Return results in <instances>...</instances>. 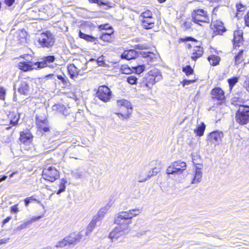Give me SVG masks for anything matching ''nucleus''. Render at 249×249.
<instances>
[{"label": "nucleus", "mask_w": 249, "mask_h": 249, "mask_svg": "<svg viewBox=\"0 0 249 249\" xmlns=\"http://www.w3.org/2000/svg\"><path fill=\"white\" fill-rule=\"evenodd\" d=\"M140 213V209L136 208L117 213L114 219V223L118 226L110 232L109 238L113 240L128 234L131 230L129 225L132 223V218Z\"/></svg>", "instance_id": "nucleus-1"}, {"label": "nucleus", "mask_w": 249, "mask_h": 249, "mask_svg": "<svg viewBox=\"0 0 249 249\" xmlns=\"http://www.w3.org/2000/svg\"><path fill=\"white\" fill-rule=\"evenodd\" d=\"M117 104L119 109L124 113H116L118 117L121 119H128L132 112V107L130 103L126 100L122 99L117 100Z\"/></svg>", "instance_id": "nucleus-2"}, {"label": "nucleus", "mask_w": 249, "mask_h": 249, "mask_svg": "<svg viewBox=\"0 0 249 249\" xmlns=\"http://www.w3.org/2000/svg\"><path fill=\"white\" fill-rule=\"evenodd\" d=\"M235 120L240 125L247 124L249 122V106L240 105L235 114Z\"/></svg>", "instance_id": "nucleus-3"}, {"label": "nucleus", "mask_w": 249, "mask_h": 249, "mask_svg": "<svg viewBox=\"0 0 249 249\" xmlns=\"http://www.w3.org/2000/svg\"><path fill=\"white\" fill-rule=\"evenodd\" d=\"M37 42L41 47L50 48L54 44V37L50 32L47 31L40 35Z\"/></svg>", "instance_id": "nucleus-4"}, {"label": "nucleus", "mask_w": 249, "mask_h": 249, "mask_svg": "<svg viewBox=\"0 0 249 249\" xmlns=\"http://www.w3.org/2000/svg\"><path fill=\"white\" fill-rule=\"evenodd\" d=\"M192 19L195 23L202 26V23H209L210 19L207 12L203 9L195 10L192 14Z\"/></svg>", "instance_id": "nucleus-5"}, {"label": "nucleus", "mask_w": 249, "mask_h": 249, "mask_svg": "<svg viewBox=\"0 0 249 249\" xmlns=\"http://www.w3.org/2000/svg\"><path fill=\"white\" fill-rule=\"evenodd\" d=\"M42 177L45 180L53 182L59 178V172L55 168L49 166L43 170Z\"/></svg>", "instance_id": "nucleus-6"}, {"label": "nucleus", "mask_w": 249, "mask_h": 249, "mask_svg": "<svg viewBox=\"0 0 249 249\" xmlns=\"http://www.w3.org/2000/svg\"><path fill=\"white\" fill-rule=\"evenodd\" d=\"M96 94L100 100L105 103L108 102L111 97V91L110 89L106 86L99 87Z\"/></svg>", "instance_id": "nucleus-7"}, {"label": "nucleus", "mask_w": 249, "mask_h": 249, "mask_svg": "<svg viewBox=\"0 0 249 249\" xmlns=\"http://www.w3.org/2000/svg\"><path fill=\"white\" fill-rule=\"evenodd\" d=\"M147 78L148 82L146 84V86L151 88V86H152L162 79V76L159 70L153 69L148 72V77Z\"/></svg>", "instance_id": "nucleus-8"}, {"label": "nucleus", "mask_w": 249, "mask_h": 249, "mask_svg": "<svg viewBox=\"0 0 249 249\" xmlns=\"http://www.w3.org/2000/svg\"><path fill=\"white\" fill-rule=\"evenodd\" d=\"M150 165L152 167H154L152 169V173H151V171L149 172V174L147 175V177L143 178H141L140 177H138V181L140 182H145L147 178H150L151 176L157 174L159 172H160V169L162 167V165L160 162V161L159 160H153L150 163Z\"/></svg>", "instance_id": "nucleus-9"}, {"label": "nucleus", "mask_w": 249, "mask_h": 249, "mask_svg": "<svg viewBox=\"0 0 249 249\" xmlns=\"http://www.w3.org/2000/svg\"><path fill=\"white\" fill-rule=\"evenodd\" d=\"M223 134L222 132L218 131H213L209 134L207 137V141L208 143L216 145L218 144L221 141Z\"/></svg>", "instance_id": "nucleus-10"}, {"label": "nucleus", "mask_w": 249, "mask_h": 249, "mask_svg": "<svg viewBox=\"0 0 249 249\" xmlns=\"http://www.w3.org/2000/svg\"><path fill=\"white\" fill-rule=\"evenodd\" d=\"M186 164L180 160L175 161L172 164V175L175 174H180L186 169Z\"/></svg>", "instance_id": "nucleus-11"}, {"label": "nucleus", "mask_w": 249, "mask_h": 249, "mask_svg": "<svg viewBox=\"0 0 249 249\" xmlns=\"http://www.w3.org/2000/svg\"><path fill=\"white\" fill-rule=\"evenodd\" d=\"M55 60V57L53 55H49L44 57L43 61L35 63V65L37 68H42L46 66H49V64Z\"/></svg>", "instance_id": "nucleus-12"}, {"label": "nucleus", "mask_w": 249, "mask_h": 249, "mask_svg": "<svg viewBox=\"0 0 249 249\" xmlns=\"http://www.w3.org/2000/svg\"><path fill=\"white\" fill-rule=\"evenodd\" d=\"M211 95L212 98L218 101H222L225 99L224 92L219 88L213 89L211 91Z\"/></svg>", "instance_id": "nucleus-13"}, {"label": "nucleus", "mask_w": 249, "mask_h": 249, "mask_svg": "<svg viewBox=\"0 0 249 249\" xmlns=\"http://www.w3.org/2000/svg\"><path fill=\"white\" fill-rule=\"evenodd\" d=\"M233 46L235 47H240L243 44V32L242 30L236 31L233 34Z\"/></svg>", "instance_id": "nucleus-14"}, {"label": "nucleus", "mask_w": 249, "mask_h": 249, "mask_svg": "<svg viewBox=\"0 0 249 249\" xmlns=\"http://www.w3.org/2000/svg\"><path fill=\"white\" fill-rule=\"evenodd\" d=\"M18 69L23 71H27L37 68L36 66L35 65V63L27 62H20L18 63Z\"/></svg>", "instance_id": "nucleus-15"}, {"label": "nucleus", "mask_w": 249, "mask_h": 249, "mask_svg": "<svg viewBox=\"0 0 249 249\" xmlns=\"http://www.w3.org/2000/svg\"><path fill=\"white\" fill-rule=\"evenodd\" d=\"M198 166H196L195 174L194 178L192 181V184H196L200 182L201 180L202 176V165L198 164Z\"/></svg>", "instance_id": "nucleus-16"}, {"label": "nucleus", "mask_w": 249, "mask_h": 249, "mask_svg": "<svg viewBox=\"0 0 249 249\" xmlns=\"http://www.w3.org/2000/svg\"><path fill=\"white\" fill-rule=\"evenodd\" d=\"M68 245H74L80 241L81 238V235L76 233H71L68 236L66 237Z\"/></svg>", "instance_id": "nucleus-17"}, {"label": "nucleus", "mask_w": 249, "mask_h": 249, "mask_svg": "<svg viewBox=\"0 0 249 249\" xmlns=\"http://www.w3.org/2000/svg\"><path fill=\"white\" fill-rule=\"evenodd\" d=\"M8 117L10 120V124L13 126H15L18 124L20 116L18 112H10Z\"/></svg>", "instance_id": "nucleus-18"}, {"label": "nucleus", "mask_w": 249, "mask_h": 249, "mask_svg": "<svg viewBox=\"0 0 249 249\" xmlns=\"http://www.w3.org/2000/svg\"><path fill=\"white\" fill-rule=\"evenodd\" d=\"M203 53V49L199 46H196L193 49L191 58L196 61L198 58L201 57Z\"/></svg>", "instance_id": "nucleus-19"}, {"label": "nucleus", "mask_w": 249, "mask_h": 249, "mask_svg": "<svg viewBox=\"0 0 249 249\" xmlns=\"http://www.w3.org/2000/svg\"><path fill=\"white\" fill-rule=\"evenodd\" d=\"M137 56V53L133 50L125 51L121 55V58L127 60L135 59Z\"/></svg>", "instance_id": "nucleus-20"}, {"label": "nucleus", "mask_w": 249, "mask_h": 249, "mask_svg": "<svg viewBox=\"0 0 249 249\" xmlns=\"http://www.w3.org/2000/svg\"><path fill=\"white\" fill-rule=\"evenodd\" d=\"M29 83L26 81H22L18 88V92L23 95H27L29 92Z\"/></svg>", "instance_id": "nucleus-21"}, {"label": "nucleus", "mask_w": 249, "mask_h": 249, "mask_svg": "<svg viewBox=\"0 0 249 249\" xmlns=\"http://www.w3.org/2000/svg\"><path fill=\"white\" fill-rule=\"evenodd\" d=\"M68 71L72 79L76 78L78 75L79 69L73 64H70L68 66Z\"/></svg>", "instance_id": "nucleus-22"}, {"label": "nucleus", "mask_w": 249, "mask_h": 249, "mask_svg": "<svg viewBox=\"0 0 249 249\" xmlns=\"http://www.w3.org/2000/svg\"><path fill=\"white\" fill-rule=\"evenodd\" d=\"M32 134L30 133L22 132L20 134V141L24 144H28L31 142Z\"/></svg>", "instance_id": "nucleus-23"}, {"label": "nucleus", "mask_w": 249, "mask_h": 249, "mask_svg": "<svg viewBox=\"0 0 249 249\" xmlns=\"http://www.w3.org/2000/svg\"><path fill=\"white\" fill-rule=\"evenodd\" d=\"M52 109L53 111H58L64 115H67L68 113V109L66 107L61 104H56L53 106Z\"/></svg>", "instance_id": "nucleus-24"}, {"label": "nucleus", "mask_w": 249, "mask_h": 249, "mask_svg": "<svg viewBox=\"0 0 249 249\" xmlns=\"http://www.w3.org/2000/svg\"><path fill=\"white\" fill-rule=\"evenodd\" d=\"M141 21L142 26L146 29H151L154 26V20L153 18H142Z\"/></svg>", "instance_id": "nucleus-25"}, {"label": "nucleus", "mask_w": 249, "mask_h": 249, "mask_svg": "<svg viewBox=\"0 0 249 249\" xmlns=\"http://www.w3.org/2000/svg\"><path fill=\"white\" fill-rule=\"evenodd\" d=\"M206 128V125L203 122L198 125L196 129L194 130L195 133L199 137L202 136Z\"/></svg>", "instance_id": "nucleus-26"}, {"label": "nucleus", "mask_w": 249, "mask_h": 249, "mask_svg": "<svg viewBox=\"0 0 249 249\" xmlns=\"http://www.w3.org/2000/svg\"><path fill=\"white\" fill-rule=\"evenodd\" d=\"M214 26L215 29L214 31L219 34H221L226 31L225 28L223 26V24L222 22L216 21L214 24Z\"/></svg>", "instance_id": "nucleus-27"}, {"label": "nucleus", "mask_w": 249, "mask_h": 249, "mask_svg": "<svg viewBox=\"0 0 249 249\" xmlns=\"http://www.w3.org/2000/svg\"><path fill=\"white\" fill-rule=\"evenodd\" d=\"M244 60L243 57V51L240 50L237 54L234 56V64L236 66H238Z\"/></svg>", "instance_id": "nucleus-28"}, {"label": "nucleus", "mask_w": 249, "mask_h": 249, "mask_svg": "<svg viewBox=\"0 0 249 249\" xmlns=\"http://www.w3.org/2000/svg\"><path fill=\"white\" fill-rule=\"evenodd\" d=\"M208 60L211 65L216 66L219 64L220 58L217 55H211L208 57Z\"/></svg>", "instance_id": "nucleus-29"}, {"label": "nucleus", "mask_w": 249, "mask_h": 249, "mask_svg": "<svg viewBox=\"0 0 249 249\" xmlns=\"http://www.w3.org/2000/svg\"><path fill=\"white\" fill-rule=\"evenodd\" d=\"M79 36L80 38H83L86 40L87 41L89 42H94L95 40V38L91 36L87 35L82 33L81 31H80L79 33Z\"/></svg>", "instance_id": "nucleus-30"}, {"label": "nucleus", "mask_w": 249, "mask_h": 249, "mask_svg": "<svg viewBox=\"0 0 249 249\" xmlns=\"http://www.w3.org/2000/svg\"><path fill=\"white\" fill-rule=\"evenodd\" d=\"M37 127L40 130H43L45 132H48L49 130V127L48 126L47 121L45 123L39 122V123H38Z\"/></svg>", "instance_id": "nucleus-31"}, {"label": "nucleus", "mask_w": 249, "mask_h": 249, "mask_svg": "<svg viewBox=\"0 0 249 249\" xmlns=\"http://www.w3.org/2000/svg\"><path fill=\"white\" fill-rule=\"evenodd\" d=\"M143 53L144 54L143 57L147 58V61L149 59L151 63L154 62V59L155 58V54L154 53L150 52H143Z\"/></svg>", "instance_id": "nucleus-32"}, {"label": "nucleus", "mask_w": 249, "mask_h": 249, "mask_svg": "<svg viewBox=\"0 0 249 249\" xmlns=\"http://www.w3.org/2000/svg\"><path fill=\"white\" fill-rule=\"evenodd\" d=\"M237 13L236 17L239 18V15H242V12L246 9V6L241 3L236 4V5Z\"/></svg>", "instance_id": "nucleus-33"}, {"label": "nucleus", "mask_w": 249, "mask_h": 249, "mask_svg": "<svg viewBox=\"0 0 249 249\" xmlns=\"http://www.w3.org/2000/svg\"><path fill=\"white\" fill-rule=\"evenodd\" d=\"M107 211V209L106 207L101 209L100 211H99L97 215H95L94 217L97 218V220L98 221L100 220L104 216Z\"/></svg>", "instance_id": "nucleus-34"}, {"label": "nucleus", "mask_w": 249, "mask_h": 249, "mask_svg": "<svg viewBox=\"0 0 249 249\" xmlns=\"http://www.w3.org/2000/svg\"><path fill=\"white\" fill-rule=\"evenodd\" d=\"M97 221H98V220H97V218H94L93 217V218L92 219V220L91 221V222L89 223L88 226L87 230L89 232H91L93 231V229L96 226V223Z\"/></svg>", "instance_id": "nucleus-35"}, {"label": "nucleus", "mask_w": 249, "mask_h": 249, "mask_svg": "<svg viewBox=\"0 0 249 249\" xmlns=\"http://www.w3.org/2000/svg\"><path fill=\"white\" fill-rule=\"evenodd\" d=\"M57 77L61 81L65 86H69L70 85L69 80L67 77H63L61 75H57Z\"/></svg>", "instance_id": "nucleus-36"}, {"label": "nucleus", "mask_w": 249, "mask_h": 249, "mask_svg": "<svg viewBox=\"0 0 249 249\" xmlns=\"http://www.w3.org/2000/svg\"><path fill=\"white\" fill-rule=\"evenodd\" d=\"M68 245V242L66 237H65L62 240L59 241L55 245V247L58 248H63Z\"/></svg>", "instance_id": "nucleus-37"}, {"label": "nucleus", "mask_w": 249, "mask_h": 249, "mask_svg": "<svg viewBox=\"0 0 249 249\" xmlns=\"http://www.w3.org/2000/svg\"><path fill=\"white\" fill-rule=\"evenodd\" d=\"M182 71L187 75H190L193 73V69L190 65H187L182 68Z\"/></svg>", "instance_id": "nucleus-38"}, {"label": "nucleus", "mask_w": 249, "mask_h": 249, "mask_svg": "<svg viewBox=\"0 0 249 249\" xmlns=\"http://www.w3.org/2000/svg\"><path fill=\"white\" fill-rule=\"evenodd\" d=\"M67 182V181L64 179H62L61 180V182L60 183V188L56 193L57 195H59L62 192H64L65 190V183Z\"/></svg>", "instance_id": "nucleus-39"}, {"label": "nucleus", "mask_w": 249, "mask_h": 249, "mask_svg": "<svg viewBox=\"0 0 249 249\" xmlns=\"http://www.w3.org/2000/svg\"><path fill=\"white\" fill-rule=\"evenodd\" d=\"M228 81L230 88L232 89L233 87L238 82V78L237 77H233L229 79Z\"/></svg>", "instance_id": "nucleus-40"}, {"label": "nucleus", "mask_w": 249, "mask_h": 249, "mask_svg": "<svg viewBox=\"0 0 249 249\" xmlns=\"http://www.w3.org/2000/svg\"><path fill=\"white\" fill-rule=\"evenodd\" d=\"M121 71L123 73L126 74H130L132 71V70L127 65L122 66Z\"/></svg>", "instance_id": "nucleus-41"}, {"label": "nucleus", "mask_w": 249, "mask_h": 249, "mask_svg": "<svg viewBox=\"0 0 249 249\" xmlns=\"http://www.w3.org/2000/svg\"><path fill=\"white\" fill-rule=\"evenodd\" d=\"M152 13L149 10H147L142 13L141 15V18H152Z\"/></svg>", "instance_id": "nucleus-42"}, {"label": "nucleus", "mask_w": 249, "mask_h": 249, "mask_svg": "<svg viewBox=\"0 0 249 249\" xmlns=\"http://www.w3.org/2000/svg\"><path fill=\"white\" fill-rule=\"evenodd\" d=\"M133 68L135 70L136 73L140 74L144 71L145 66L143 65H141L133 67Z\"/></svg>", "instance_id": "nucleus-43"}, {"label": "nucleus", "mask_w": 249, "mask_h": 249, "mask_svg": "<svg viewBox=\"0 0 249 249\" xmlns=\"http://www.w3.org/2000/svg\"><path fill=\"white\" fill-rule=\"evenodd\" d=\"M127 81L131 85H134L137 83V78L134 76L131 75L127 78Z\"/></svg>", "instance_id": "nucleus-44"}, {"label": "nucleus", "mask_w": 249, "mask_h": 249, "mask_svg": "<svg viewBox=\"0 0 249 249\" xmlns=\"http://www.w3.org/2000/svg\"><path fill=\"white\" fill-rule=\"evenodd\" d=\"M32 223V221H27L24 223L21 224L20 226L17 227V230H21L27 227L28 226L30 225Z\"/></svg>", "instance_id": "nucleus-45"}, {"label": "nucleus", "mask_w": 249, "mask_h": 249, "mask_svg": "<svg viewBox=\"0 0 249 249\" xmlns=\"http://www.w3.org/2000/svg\"><path fill=\"white\" fill-rule=\"evenodd\" d=\"M101 39L104 41H108L110 39V34L107 33H103Z\"/></svg>", "instance_id": "nucleus-46"}, {"label": "nucleus", "mask_w": 249, "mask_h": 249, "mask_svg": "<svg viewBox=\"0 0 249 249\" xmlns=\"http://www.w3.org/2000/svg\"><path fill=\"white\" fill-rule=\"evenodd\" d=\"M191 24L189 21H185L181 24V27L184 31H186L191 28Z\"/></svg>", "instance_id": "nucleus-47"}, {"label": "nucleus", "mask_w": 249, "mask_h": 249, "mask_svg": "<svg viewBox=\"0 0 249 249\" xmlns=\"http://www.w3.org/2000/svg\"><path fill=\"white\" fill-rule=\"evenodd\" d=\"M36 198H34L33 196H31V197H27V198H26L25 200H24V202H25V204L26 205V206H27L28 205V204L32 201H33V200H36Z\"/></svg>", "instance_id": "nucleus-48"}, {"label": "nucleus", "mask_w": 249, "mask_h": 249, "mask_svg": "<svg viewBox=\"0 0 249 249\" xmlns=\"http://www.w3.org/2000/svg\"><path fill=\"white\" fill-rule=\"evenodd\" d=\"M5 94V89L2 87H0V99L4 100Z\"/></svg>", "instance_id": "nucleus-49"}, {"label": "nucleus", "mask_w": 249, "mask_h": 249, "mask_svg": "<svg viewBox=\"0 0 249 249\" xmlns=\"http://www.w3.org/2000/svg\"><path fill=\"white\" fill-rule=\"evenodd\" d=\"M91 3H97L99 5H105V3L101 0H89Z\"/></svg>", "instance_id": "nucleus-50"}, {"label": "nucleus", "mask_w": 249, "mask_h": 249, "mask_svg": "<svg viewBox=\"0 0 249 249\" xmlns=\"http://www.w3.org/2000/svg\"><path fill=\"white\" fill-rule=\"evenodd\" d=\"M245 22L246 25L249 27V11L245 16Z\"/></svg>", "instance_id": "nucleus-51"}, {"label": "nucleus", "mask_w": 249, "mask_h": 249, "mask_svg": "<svg viewBox=\"0 0 249 249\" xmlns=\"http://www.w3.org/2000/svg\"><path fill=\"white\" fill-rule=\"evenodd\" d=\"M195 81V80H184L183 81L182 84L183 86L188 85L194 83Z\"/></svg>", "instance_id": "nucleus-52"}, {"label": "nucleus", "mask_w": 249, "mask_h": 249, "mask_svg": "<svg viewBox=\"0 0 249 249\" xmlns=\"http://www.w3.org/2000/svg\"><path fill=\"white\" fill-rule=\"evenodd\" d=\"M15 0H5V4L8 6H12Z\"/></svg>", "instance_id": "nucleus-53"}, {"label": "nucleus", "mask_w": 249, "mask_h": 249, "mask_svg": "<svg viewBox=\"0 0 249 249\" xmlns=\"http://www.w3.org/2000/svg\"><path fill=\"white\" fill-rule=\"evenodd\" d=\"M18 207H17V205H15L13 206H12L11 208V212L12 213H17L18 212Z\"/></svg>", "instance_id": "nucleus-54"}, {"label": "nucleus", "mask_w": 249, "mask_h": 249, "mask_svg": "<svg viewBox=\"0 0 249 249\" xmlns=\"http://www.w3.org/2000/svg\"><path fill=\"white\" fill-rule=\"evenodd\" d=\"M47 121V120L45 119H39V117H36V124L37 126H38V123H39V122L45 123Z\"/></svg>", "instance_id": "nucleus-55"}, {"label": "nucleus", "mask_w": 249, "mask_h": 249, "mask_svg": "<svg viewBox=\"0 0 249 249\" xmlns=\"http://www.w3.org/2000/svg\"><path fill=\"white\" fill-rule=\"evenodd\" d=\"M244 86L246 88L247 90L249 91V79H247L246 80Z\"/></svg>", "instance_id": "nucleus-56"}, {"label": "nucleus", "mask_w": 249, "mask_h": 249, "mask_svg": "<svg viewBox=\"0 0 249 249\" xmlns=\"http://www.w3.org/2000/svg\"><path fill=\"white\" fill-rule=\"evenodd\" d=\"M98 65L100 66H102L104 64V62L103 61V58L99 57L97 60Z\"/></svg>", "instance_id": "nucleus-57"}, {"label": "nucleus", "mask_w": 249, "mask_h": 249, "mask_svg": "<svg viewBox=\"0 0 249 249\" xmlns=\"http://www.w3.org/2000/svg\"><path fill=\"white\" fill-rule=\"evenodd\" d=\"M184 41H197L196 40L192 37H187L184 39Z\"/></svg>", "instance_id": "nucleus-58"}, {"label": "nucleus", "mask_w": 249, "mask_h": 249, "mask_svg": "<svg viewBox=\"0 0 249 249\" xmlns=\"http://www.w3.org/2000/svg\"><path fill=\"white\" fill-rule=\"evenodd\" d=\"M11 219V216H8L5 219L3 220V221H2V224L3 225H4L6 223H7V222H8Z\"/></svg>", "instance_id": "nucleus-59"}, {"label": "nucleus", "mask_w": 249, "mask_h": 249, "mask_svg": "<svg viewBox=\"0 0 249 249\" xmlns=\"http://www.w3.org/2000/svg\"><path fill=\"white\" fill-rule=\"evenodd\" d=\"M41 218H42V216H41V215L38 216H35V217H32L30 221H32V222H33L34 221H36L40 219Z\"/></svg>", "instance_id": "nucleus-60"}, {"label": "nucleus", "mask_w": 249, "mask_h": 249, "mask_svg": "<svg viewBox=\"0 0 249 249\" xmlns=\"http://www.w3.org/2000/svg\"><path fill=\"white\" fill-rule=\"evenodd\" d=\"M8 239L3 238L2 239H0V245L2 244H5V243L8 242Z\"/></svg>", "instance_id": "nucleus-61"}, {"label": "nucleus", "mask_w": 249, "mask_h": 249, "mask_svg": "<svg viewBox=\"0 0 249 249\" xmlns=\"http://www.w3.org/2000/svg\"><path fill=\"white\" fill-rule=\"evenodd\" d=\"M166 174L167 175H168V176H169L171 174V166H169L167 169V170H166Z\"/></svg>", "instance_id": "nucleus-62"}, {"label": "nucleus", "mask_w": 249, "mask_h": 249, "mask_svg": "<svg viewBox=\"0 0 249 249\" xmlns=\"http://www.w3.org/2000/svg\"><path fill=\"white\" fill-rule=\"evenodd\" d=\"M7 177L6 176H3L2 177H0V182H1L2 181L5 180L6 179Z\"/></svg>", "instance_id": "nucleus-63"}, {"label": "nucleus", "mask_w": 249, "mask_h": 249, "mask_svg": "<svg viewBox=\"0 0 249 249\" xmlns=\"http://www.w3.org/2000/svg\"><path fill=\"white\" fill-rule=\"evenodd\" d=\"M75 176L76 178H81V175H80L79 173H75Z\"/></svg>", "instance_id": "nucleus-64"}]
</instances>
